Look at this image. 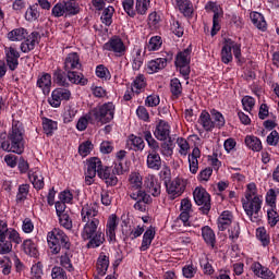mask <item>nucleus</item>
<instances>
[{"label":"nucleus","mask_w":279,"mask_h":279,"mask_svg":"<svg viewBox=\"0 0 279 279\" xmlns=\"http://www.w3.org/2000/svg\"><path fill=\"white\" fill-rule=\"evenodd\" d=\"M38 88L43 89L44 95L51 93V74L45 73L37 80Z\"/></svg>","instance_id":"nucleus-28"},{"label":"nucleus","mask_w":279,"mask_h":279,"mask_svg":"<svg viewBox=\"0 0 279 279\" xmlns=\"http://www.w3.org/2000/svg\"><path fill=\"white\" fill-rule=\"evenodd\" d=\"M114 104L106 102L94 108L89 112L88 119H94V121H96L97 123H101V125H105L106 123H110V121L114 119Z\"/></svg>","instance_id":"nucleus-6"},{"label":"nucleus","mask_w":279,"mask_h":279,"mask_svg":"<svg viewBox=\"0 0 279 279\" xmlns=\"http://www.w3.org/2000/svg\"><path fill=\"white\" fill-rule=\"evenodd\" d=\"M126 147L133 151H143L145 149V141L142 137L130 135L126 141Z\"/></svg>","instance_id":"nucleus-23"},{"label":"nucleus","mask_w":279,"mask_h":279,"mask_svg":"<svg viewBox=\"0 0 279 279\" xmlns=\"http://www.w3.org/2000/svg\"><path fill=\"white\" fill-rule=\"evenodd\" d=\"M8 38L13 43L25 40L27 38V31L25 28H15L8 34Z\"/></svg>","instance_id":"nucleus-40"},{"label":"nucleus","mask_w":279,"mask_h":279,"mask_svg":"<svg viewBox=\"0 0 279 279\" xmlns=\"http://www.w3.org/2000/svg\"><path fill=\"white\" fill-rule=\"evenodd\" d=\"M242 105L246 112H252L254 106H256V100L251 96H245L242 98Z\"/></svg>","instance_id":"nucleus-59"},{"label":"nucleus","mask_w":279,"mask_h":279,"mask_svg":"<svg viewBox=\"0 0 279 279\" xmlns=\"http://www.w3.org/2000/svg\"><path fill=\"white\" fill-rule=\"evenodd\" d=\"M165 186L167 189L168 195H170L172 199H175V197H180V195L184 193L186 189V183L184 182V180L177 178L173 181L167 183Z\"/></svg>","instance_id":"nucleus-10"},{"label":"nucleus","mask_w":279,"mask_h":279,"mask_svg":"<svg viewBox=\"0 0 279 279\" xmlns=\"http://www.w3.org/2000/svg\"><path fill=\"white\" fill-rule=\"evenodd\" d=\"M104 49L105 51H112L119 58H121V56H125L126 51L125 44H123V39L119 37H112L109 41H107L104 45Z\"/></svg>","instance_id":"nucleus-11"},{"label":"nucleus","mask_w":279,"mask_h":279,"mask_svg":"<svg viewBox=\"0 0 279 279\" xmlns=\"http://www.w3.org/2000/svg\"><path fill=\"white\" fill-rule=\"evenodd\" d=\"M47 243L52 254H60V252H62L63 255L60 257L61 267L66 269V271H73L75 268L73 267V263H71L73 252L71 251V240L69 235L60 228H54L48 232Z\"/></svg>","instance_id":"nucleus-1"},{"label":"nucleus","mask_w":279,"mask_h":279,"mask_svg":"<svg viewBox=\"0 0 279 279\" xmlns=\"http://www.w3.org/2000/svg\"><path fill=\"white\" fill-rule=\"evenodd\" d=\"M38 38H40V34L38 32H33L28 38L21 44V51H23V53H29V51H34Z\"/></svg>","instance_id":"nucleus-20"},{"label":"nucleus","mask_w":279,"mask_h":279,"mask_svg":"<svg viewBox=\"0 0 279 279\" xmlns=\"http://www.w3.org/2000/svg\"><path fill=\"white\" fill-rule=\"evenodd\" d=\"M202 236L206 245L211 247V250H215V245L217 244V238L215 235V231H213L210 227L205 226L202 228Z\"/></svg>","instance_id":"nucleus-24"},{"label":"nucleus","mask_w":279,"mask_h":279,"mask_svg":"<svg viewBox=\"0 0 279 279\" xmlns=\"http://www.w3.org/2000/svg\"><path fill=\"white\" fill-rule=\"evenodd\" d=\"M170 93L172 99H180V97H182V83L179 78L174 77L170 81Z\"/></svg>","instance_id":"nucleus-38"},{"label":"nucleus","mask_w":279,"mask_h":279,"mask_svg":"<svg viewBox=\"0 0 279 279\" xmlns=\"http://www.w3.org/2000/svg\"><path fill=\"white\" fill-rule=\"evenodd\" d=\"M110 267V259L106 255H100L97 262L98 276H104Z\"/></svg>","instance_id":"nucleus-44"},{"label":"nucleus","mask_w":279,"mask_h":279,"mask_svg":"<svg viewBox=\"0 0 279 279\" xmlns=\"http://www.w3.org/2000/svg\"><path fill=\"white\" fill-rule=\"evenodd\" d=\"M148 50L149 51H158L160 47H162V38L160 36H155L149 39L148 43Z\"/></svg>","instance_id":"nucleus-55"},{"label":"nucleus","mask_w":279,"mask_h":279,"mask_svg":"<svg viewBox=\"0 0 279 279\" xmlns=\"http://www.w3.org/2000/svg\"><path fill=\"white\" fill-rule=\"evenodd\" d=\"M254 195H256V184L250 183L245 193L246 202H243V208L253 223H260L263 219V215H260L263 201H260V197Z\"/></svg>","instance_id":"nucleus-3"},{"label":"nucleus","mask_w":279,"mask_h":279,"mask_svg":"<svg viewBox=\"0 0 279 279\" xmlns=\"http://www.w3.org/2000/svg\"><path fill=\"white\" fill-rule=\"evenodd\" d=\"M117 226L119 221L117 220V215H111L107 222L106 234L109 236V241H117Z\"/></svg>","instance_id":"nucleus-25"},{"label":"nucleus","mask_w":279,"mask_h":279,"mask_svg":"<svg viewBox=\"0 0 279 279\" xmlns=\"http://www.w3.org/2000/svg\"><path fill=\"white\" fill-rule=\"evenodd\" d=\"M211 114V121L214 123V128H218V130H221L223 125H226V118H223V114L221 112L217 111V109L210 110Z\"/></svg>","instance_id":"nucleus-43"},{"label":"nucleus","mask_w":279,"mask_h":279,"mask_svg":"<svg viewBox=\"0 0 279 279\" xmlns=\"http://www.w3.org/2000/svg\"><path fill=\"white\" fill-rule=\"evenodd\" d=\"M145 88V75L140 74L138 76H136V78L134 80L133 83V90L135 93H140L141 89Z\"/></svg>","instance_id":"nucleus-61"},{"label":"nucleus","mask_w":279,"mask_h":279,"mask_svg":"<svg viewBox=\"0 0 279 279\" xmlns=\"http://www.w3.org/2000/svg\"><path fill=\"white\" fill-rule=\"evenodd\" d=\"M146 162L148 169H153L154 171H160V168L162 167V159L158 151H149Z\"/></svg>","instance_id":"nucleus-21"},{"label":"nucleus","mask_w":279,"mask_h":279,"mask_svg":"<svg viewBox=\"0 0 279 279\" xmlns=\"http://www.w3.org/2000/svg\"><path fill=\"white\" fill-rule=\"evenodd\" d=\"M51 277L52 279H66V272L61 267H53Z\"/></svg>","instance_id":"nucleus-64"},{"label":"nucleus","mask_w":279,"mask_h":279,"mask_svg":"<svg viewBox=\"0 0 279 279\" xmlns=\"http://www.w3.org/2000/svg\"><path fill=\"white\" fill-rule=\"evenodd\" d=\"M251 269L255 274V276H257V278H264V279L276 278V275H274V272L269 268L262 266L260 263H254L251 266Z\"/></svg>","instance_id":"nucleus-19"},{"label":"nucleus","mask_w":279,"mask_h":279,"mask_svg":"<svg viewBox=\"0 0 279 279\" xmlns=\"http://www.w3.org/2000/svg\"><path fill=\"white\" fill-rule=\"evenodd\" d=\"M99 219H92L90 221H85V226L81 233L83 241H89L87 247H100L106 241V235L99 229Z\"/></svg>","instance_id":"nucleus-4"},{"label":"nucleus","mask_w":279,"mask_h":279,"mask_svg":"<svg viewBox=\"0 0 279 279\" xmlns=\"http://www.w3.org/2000/svg\"><path fill=\"white\" fill-rule=\"evenodd\" d=\"M122 5L128 16H131L132 19L136 16V11H134V0H123Z\"/></svg>","instance_id":"nucleus-56"},{"label":"nucleus","mask_w":279,"mask_h":279,"mask_svg":"<svg viewBox=\"0 0 279 279\" xmlns=\"http://www.w3.org/2000/svg\"><path fill=\"white\" fill-rule=\"evenodd\" d=\"M26 21L34 22L40 19V11H38V3L31 5L25 13Z\"/></svg>","instance_id":"nucleus-45"},{"label":"nucleus","mask_w":279,"mask_h":279,"mask_svg":"<svg viewBox=\"0 0 279 279\" xmlns=\"http://www.w3.org/2000/svg\"><path fill=\"white\" fill-rule=\"evenodd\" d=\"M66 77L72 84H80V86H86L88 84V78L84 77V74L80 72H66Z\"/></svg>","instance_id":"nucleus-32"},{"label":"nucleus","mask_w":279,"mask_h":279,"mask_svg":"<svg viewBox=\"0 0 279 279\" xmlns=\"http://www.w3.org/2000/svg\"><path fill=\"white\" fill-rule=\"evenodd\" d=\"M21 234L12 228H8V222L0 220V254H10L12 243L20 245L22 243Z\"/></svg>","instance_id":"nucleus-5"},{"label":"nucleus","mask_w":279,"mask_h":279,"mask_svg":"<svg viewBox=\"0 0 279 279\" xmlns=\"http://www.w3.org/2000/svg\"><path fill=\"white\" fill-rule=\"evenodd\" d=\"M114 14V8L108 7L104 10L101 15V21L104 25H107V27H110L112 25V15Z\"/></svg>","instance_id":"nucleus-49"},{"label":"nucleus","mask_w":279,"mask_h":279,"mask_svg":"<svg viewBox=\"0 0 279 279\" xmlns=\"http://www.w3.org/2000/svg\"><path fill=\"white\" fill-rule=\"evenodd\" d=\"M0 147L3 151H11L12 154L21 155L25 151L23 124L21 122H13L9 134L0 133Z\"/></svg>","instance_id":"nucleus-2"},{"label":"nucleus","mask_w":279,"mask_h":279,"mask_svg":"<svg viewBox=\"0 0 279 279\" xmlns=\"http://www.w3.org/2000/svg\"><path fill=\"white\" fill-rule=\"evenodd\" d=\"M156 236V230L154 228H149L145 231L142 240V245L140 247L141 252H147L149 247L151 246V241H154V238Z\"/></svg>","instance_id":"nucleus-27"},{"label":"nucleus","mask_w":279,"mask_h":279,"mask_svg":"<svg viewBox=\"0 0 279 279\" xmlns=\"http://www.w3.org/2000/svg\"><path fill=\"white\" fill-rule=\"evenodd\" d=\"M173 60V53H168L167 57L157 58L155 60H151L147 64L148 73H158V71H162L167 66L168 62H171Z\"/></svg>","instance_id":"nucleus-12"},{"label":"nucleus","mask_w":279,"mask_h":279,"mask_svg":"<svg viewBox=\"0 0 279 279\" xmlns=\"http://www.w3.org/2000/svg\"><path fill=\"white\" fill-rule=\"evenodd\" d=\"M65 73L70 71H75V69H82V63H80V54L77 52H71L68 54L63 66Z\"/></svg>","instance_id":"nucleus-17"},{"label":"nucleus","mask_w":279,"mask_h":279,"mask_svg":"<svg viewBox=\"0 0 279 279\" xmlns=\"http://www.w3.org/2000/svg\"><path fill=\"white\" fill-rule=\"evenodd\" d=\"M22 250L27 256H32L33 258L38 256V248L36 247V243H34V241L31 239L23 241Z\"/></svg>","instance_id":"nucleus-35"},{"label":"nucleus","mask_w":279,"mask_h":279,"mask_svg":"<svg viewBox=\"0 0 279 279\" xmlns=\"http://www.w3.org/2000/svg\"><path fill=\"white\" fill-rule=\"evenodd\" d=\"M221 60L223 64L232 62V39H226L221 50Z\"/></svg>","instance_id":"nucleus-31"},{"label":"nucleus","mask_w":279,"mask_h":279,"mask_svg":"<svg viewBox=\"0 0 279 279\" xmlns=\"http://www.w3.org/2000/svg\"><path fill=\"white\" fill-rule=\"evenodd\" d=\"M144 186L146 193L153 195V197H158L160 195V183L154 177H148L144 181Z\"/></svg>","instance_id":"nucleus-18"},{"label":"nucleus","mask_w":279,"mask_h":279,"mask_svg":"<svg viewBox=\"0 0 279 279\" xmlns=\"http://www.w3.org/2000/svg\"><path fill=\"white\" fill-rule=\"evenodd\" d=\"M99 169H104V166L101 165V159H99L98 157H92L87 161V171L90 172V174L97 173V175H99Z\"/></svg>","instance_id":"nucleus-42"},{"label":"nucleus","mask_w":279,"mask_h":279,"mask_svg":"<svg viewBox=\"0 0 279 279\" xmlns=\"http://www.w3.org/2000/svg\"><path fill=\"white\" fill-rule=\"evenodd\" d=\"M66 73L60 69L53 72V81L59 86H69V81L66 80Z\"/></svg>","instance_id":"nucleus-47"},{"label":"nucleus","mask_w":279,"mask_h":279,"mask_svg":"<svg viewBox=\"0 0 279 279\" xmlns=\"http://www.w3.org/2000/svg\"><path fill=\"white\" fill-rule=\"evenodd\" d=\"M97 215H99V208L97 207V204H85L82 207L81 217L83 222L93 221V219H98Z\"/></svg>","instance_id":"nucleus-14"},{"label":"nucleus","mask_w":279,"mask_h":279,"mask_svg":"<svg viewBox=\"0 0 279 279\" xmlns=\"http://www.w3.org/2000/svg\"><path fill=\"white\" fill-rule=\"evenodd\" d=\"M149 0H136L135 10L137 14H141L142 16L147 14V10H149Z\"/></svg>","instance_id":"nucleus-53"},{"label":"nucleus","mask_w":279,"mask_h":279,"mask_svg":"<svg viewBox=\"0 0 279 279\" xmlns=\"http://www.w3.org/2000/svg\"><path fill=\"white\" fill-rule=\"evenodd\" d=\"M4 51L7 65L10 71H16V69H19V59L21 58V53H19L14 47H7L4 48Z\"/></svg>","instance_id":"nucleus-13"},{"label":"nucleus","mask_w":279,"mask_h":279,"mask_svg":"<svg viewBox=\"0 0 279 279\" xmlns=\"http://www.w3.org/2000/svg\"><path fill=\"white\" fill-rule=\"evenodd\" d=\"M171 134V126L163 120H160L157 124L154 135L156 136L157 141H167L169 135Z\"/></svg>","instance_id":"nucleus-16"},{"label":"nucleus","mask_w":279,"mask_h":279,"mask_svg":"<svg viewBox=\"0 0 279 279\" xmlns=\"http://www.w3.org/2000/svg\"><path fill=\"white\" fill-rule=\"evenodd\" d=\"M184 64H191V48H186L177 54L175 66Z\"/></svg>","instance_id":"nucleus-39"},{"label":"nucleus","mask_w":279,"mask_h":279,"mask_svg":"<svg viewBox=\"0 0 279 279\" xmlns=\"http://www.w3.org/2000/svg\"><path fill=\"white\" fill-rule=\"evenodd\" d=\"M194 202L197 206H201L203 215L210 213V194L204 187H196L193 192Z\"/></svg>","instance_id":"nucleus-7"},{"label":"nucleus","mask_w":279,"mask_h":279,"mask_svg":"<svg viewBox=\"0 0 279 279\" xmlns=\"http://www.w3.org/2000/svg\"><path fill=\"white\" fill-rule=\"evenodd\" d=\"M214 16H213V28H211V36H216L221 26L219 25V19H221V13L219 12V7L216 4V9H213Z\"/></svg>","instance_id":"nucleus-46"},{"label":"nucleus","mask_w":279,"mask_h":279,"mask_svg":"<svg viewBox=\"0 0 279 279\" xmlns=\"http://www.w3.org/2000/svg\"><path fill=\"white\" fill-rule=\"evenodd\" d=\"M231 223H232V213L223 211L218 218V230H220V232H223L225 230H228Z\"/></svg>","instance_id":"nucleus-33"},{"label":"nucleus","mask_w":279,"mask_h":279,"mask_svg":"<svg viewBox=\"0 0 279 279\" xmlns=\"http://www.w3.org/2000/svg\"><path fill=\"white\" fill-rule=\"evenodd\" d=\"M177 8L184 16H193V2L191 0H175Z\"/></svg>","instance_id":"nucleus-30"},{"label":"nucleus","mask_w":279,"mask_h":279,"mask_svg":"<svg viewBox=\"0 0 279 279\" xmlns=\"http://www.w3.org/2000/svg\"><path fill=\"white\" fill-rule=\"evenodd\" d=\"M160 180L163 181L165 185L171 182V169L167 166H163L159 172Z\"/></svg>","instance_id":"nucleus-60"},{"label":"nucleus","mask_w":279,"mask_h":279,"mask_svg":"<svg viewBox=\"0 0 279 279\" xmlns=\"http://www.w3.org/2000/svg\"><path fill=\"white\" fill-rule=\"evenodd\" d=\"M43 130L46 135L53 136V132H56V130H58V122H56L51 119H48V118H44L43 119Z\"/></svg>","instance_id":"nucleus-41"},{"label":"nucleus","mask_w":279,"mask_h":279,"mask_svg":"<svg viewBox=\"0 0 279 279\" xmlns=\"http://www.w3.org/2000/svg\"><path fill=\"white\" fill-rule=\"evenodd\" d=\"M71 99V90L66 88H57L52 92L51 97L48 99V104L52 108H60L62 101H69Z\"/></svg>","instance_id":"nucleus-9"},{"label":"nucleus","mask_w":279,"mask_h":279,"mask_svg":"<svg viewBox=\"0 0 279 279\" xmlns=\"http://www.w3.org/2000/svg\"><path fill=\"white\" fill-rule=\"evenodd\" d=\"M130 189L132 193H136L137 191H143L141 187L143 186V177L138 172H132L129 177Z\"/></svg>","instance_id":"nucleus-29"},{"label":"nucleus","mask_w":279,"mask_h":279,"mask_svg":"<svg viewBox=\"0 0 279 279\" xmlns=\"http://www.w3.org/2000/svg\"><path fill=\"white\" fill-rule=\"evenodd\" d=\"M251 21L253 25L257 27V29H262V32L267 29V22L265 21V16H263L259 12H252Z\"/></svg>","instance_id":"nucleus-36"},{"label":"nucleus","mask_w":279,"mask_h":279,"mask_svg":"<svg viewBox=\"0 0 279 279\" xmlns=\"http://www.w3.org/2000/svg\"><path fill=\"white\" fill-rule=\"evenodd\" d=\"M88 117H90V113L86 114L85 117H82L77 121L76 130H78L80 132H84V130H86V128H88V121H90L92 123H93V121H95V119H90Z\"/></svg>","instance_id":"nucleus-58"},{"label":"nucleus","mask_w":279,"mask_h":279,"mask_svg":"<svg viewBox=\"0 0 279 279\" xmlns=\"http://www.w3.org/2000/svg\"><path fill=\"white\" fill-rule=\"evenodd\" d=\"M0 266L3 276H10V274H12V260H10V257H3L0 259Z\"/></svg>","instance_id":"nucleus-54"},{"label":"nucleus","mask_w":279,"mask_h":279,"mask_svg":"<svg viewBox=\"0 0 279 279\" xmlns=\"http://www.w3.org/2000/svg\"><path fill=\"white\" fill-rule=\"evenodd\" d=\"M90 151H93V143L89 141L81 144L78 147V154H81L82 156H88Z\"/></svg>","instance_id":"nucleus-63"},{"label":"nucleus","mask_w":279,"mask_h":279,"mask_svg":"<svg viewBox=\"0 0 279 279\" xmlns=\"http://www.w3.org/2000/svg\"><path fill=\"white\" fill-rule=\"evenodd\" d=\"M256 235L264 246L269 245V236L267 235V231L265 230V228H258L256 230Z\"/></svg>","instance_id":"nucleus-62"},{"label":"nucleus","mask_w":279,"mask_h":279,"mask_svg":"<svg viewBox=\"0 0 279 279\" xmlns=\"http://www.w3.org/2000/svg\"><path fill=\"white\" fill-rule=\"evenodd\" d=\"M131 199H135L134 208L140 210V213H145L147 210V204H151V196L146 194L145 191L131 192Z\"/></svg>","instance_id":"nucleus-8"},{"label":"nucleus","mask_w":279,"mask_h":279,"mask_svg":"<svg viewBox=\"0 0 279 279\" xmlns=\"http://www.w3.org/2000/svg\"><path fill=\"white\" fill-rule=\"evenodd\" d=\"M144 138H145V141L148 143V147L151 149L150 151L157 153L158 149H160V145H159L158 142L154 138V136H151V132L146 131V132L144 133Z\"/></svg>","instance_id":"nucleus-51"},{"label":"nucleus","mask_w":279,"mask_h":279,"mask_svg":"<svg viewBox=\"0 0 279 279\" xmlns=\"http://www.w3.org/2000/svg\"><path fill=\"white\" fill-rule=\"evenodd\" d=\"M177 145L179 147V154L180 156H189V151L191 149V145H189V142L184 140V137H179L177 140Z\"/></svg>","instance_id":"nucleus-48"},{"label":"nucleus","mask_w":279,"mask_h":279,"mask_svg":"<svg viewBox=\"0 0 279 279\" xmlns=\"http://www.w3.org/2000/svg\"><path fill=\"white\" fill-rule=\"evenodd\" d=\"M64 12L66 14H70L72 16H75V14L80 13V7L73 0L63 2Z\"/></svg>","instance_id":"nucleus-52"},{"label":"nucleus","mask_w":279,"mask_h":279,"mask_svg":"<svg viewBox=\"0 0 279 279\" xmlns=\"http://www.w3.org/2000/svg\"><path fill=\"white\" fill-rule=\"evenodd\" d=\"M28 178L34 189H36L37 191H40V189H45V178H43V174L39 171L29 172Z\"/></svg>","instance_id":"nucleus-34"},{"label":"nucleus","mask_w":279,"mask_h":279,"mask_svg":"<svg viewBox=\"0 0 279 279\" xmlns=\"http://www.w3.org/2000/svg\"><path fill=\"white\" fill-rule=\"evenodd\" d=\"M199 265L206 276H213L215 274V269L213 268V265L210 262H208V257L203 256L199 258Z\"/></svg>","instance_id":"nucleus-50"},{"label":"nucleus","mask_w":279,"mask_h":279,"mask_svg":"<svg viewBox=\"0 0 279 279\" xmlns=\"http://www.w3.org/2000/svg\"><path fill=\"white\" fill-rule=\"evenodd\" d=\"M201 156H202V151L199 150L198 147H195L192 150V154L189 155L190 171L193 174L197 173L199 169V161L197 160V158H199Z\"/></svg>","instance_id":"nucleus-26"},{"label":"nucleus","mask_w":279,"mask_h":279,"mask_svg":"<svg viewBox=\"0 0 279 279\" xmlns=\"http://www.w3.org/2000/svg\"><path fill=\"white\" fill-rule=\"evenodd\" d=\"M198 123L205 130V132H213L215 130V123L213 122L211 114L208 111L203 110L198 118Z\"/></svg>","instance_id":"nucleus-22"},{"label":"nucleus","mask_w":279,"mask_h":279,"mask_svg":"<svg viewBox=\"0 0 279 279\" xmlns=\"http://www.w3.org/2000/svg\"><path fill=\"white\" fill-rule=\"evenodd\" d=\"M98 178H100V180H104L107 186H117V184L119 183L117 174H114V172H112L109 167H102V169H99Z\"/></svg>","instance_id":"nucleus-15"},{"label":"nucleus","mask_w":279,"mask_h":279,"mask_svg":"<svg viewBox=\"0 0 279 279\" xmlns=\"http://www.w3.org/2000/svg\"><path fill=\"white\" fill-rule=\"evenodd\" d=\"M245 145L248 149H252V151H260V149H263V142L254 135H247L245 137Z\"/></svg>","instance_id":"nucleus-37"},{"label":"nucleus","mask_w":279,"mask_h":279,"mask_svg":"<svg viewBox=\"0 0 279 279\" xmlns=\"http://www.w3.org/2000/svg\"><path fill=\"white\" fill-rule=\"evenodd\" d=\"M59 217V223L62 226V228H65V230H71L73 228V221L71 220V217L69 214H62Z\"/></svg>","instance_id":"nucleus-57"}]
</instances>
